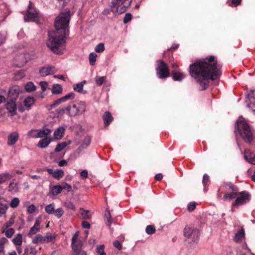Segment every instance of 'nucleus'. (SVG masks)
Returning <instances> with one entry per match:
<instances>
[{"label": "nucleus", "instance_id": "nucleus-54", "mask_svg": "<svg viewBox=\"0 0 255 255\" xmlns=\"http://www.w3.org/2000/svg\"><path fill=\"white\" fill-rule=\"evenodd\" d=\"M196 204L195 202H190L188 205V210L190 212L194 211L196 208Z\"/></svg>", "mask_w": 255, "mask_h": 255}, {"label": "nucleus", "instance_id": "nucleus-4", "mask_svg": "<svg viewBox=\"0 0 255 255\" xmlns=\"http://www.w3.org/2000/svg\"><path fill=\"white\" fill-rule=\"evenodd\" d=\"M67 114L71 117H74L77 115L83 114L86 110L85 104L80 102L78 105L71 103L67 105Z\"/></svg>", "mask_w": 255, "mask_h": 255}, {"label": "nucleus", "instance_id": "nucleus-31", "mask_svg": "<svg viewBox=\"0 0 255 255\" xmlns=\"http://www.w3.org/2000/svg\"><path fill=\"white\" fill-rule=\"evenodd\" d=\"M62 92V87L59 84L53 85L52 89V93L53 94H59L61 93Z\"/></svg>", "mask_w": 255, "mask_h": 255}, {"label": "nucleus", "instance_id": "nucleus-37", "mask_svg": "<svg viewBox=\"0 0 255 255\" xmlns=\"http://www.w3.org/2000/svg\"><path fill=\"white\" fill-rule=\"evenodd\" d=\"M64 175V171L62 169H57L54 172V175H53V177L54 178L59 179L62 177Z\"/></svg>", "mask_w": 255, "mask_h": 255}, {"label": "nucleus", "instance_id": "nucleus-20", "mask_svg": "<svg viewBox=\"0 0 255 255\" xmlns=\"http://www.w3.org/2000/svg\"><path fill=\"white\" fill-rule=\"evenodd\" d=\"M245 233L243 228L241 229L238 231L234 238V241L236 243H240L242 242V240L245 238Z\"/></svg>", "mask_w": 255, "mask_h": 255}, {"label": "nucleus", "instance_id": "nucleus-40", "mask_svg": "<svg viewBox=\"0 0 255 255\" xmlns=\"http://www.w3.org/2000/svg\"><path fill=\"white\" fill-rule=\"evenodd\" d=\"M9 173H3L0 174V184L5 182L9 178Z\"/></svg>", "mask_w": 255, "mask_h": 255}, {"label": "nucleus", "instance_id": "nucleus-61", "mask_svg": "<svg viewBox=\"0 0 255 255\" xmlns=\"http://www.w3.org/2000/svg\"><path fill=\"white\" fill-rule=\"evenodd\" d=\"M39 85L41 86L42 91L43 92H44L47 88V87L48 86V83H47V82H45V81H41L39 83Z\"/></svg>", "mask_w": 255, "mask_h": 255}, {"label": "nucleus", "instance_id": "nucleus-24", "mask_svg": "<svg viewBox=\"0 0 255 255\" xmlns=\"http://www.w3.org/2000/svg\"><path fill=\"white\" fill-rule=\"evenodd\" d=\"M35 99L33 97H27L26 98L24 101L23 104L25 107L29 108L31 106L34 104Z\"/></svg>", "mask_w": 255, "mask_h": 255}, {"label": "nucleus", "instance_id": "nucleus-53", "mask_svg": "<svg viewBox=\"0 0 255 255\" xmlns=\"http://www.w3.org/2000/svg\"><path fill=\"white\" fill-rule=\"evenodd\" d=\"M114 246L119 250H121L122 249V243L118 240H116L113 243Z\"/></svg>", "mask_w": 255, "mask_h": 255}, {"label": "nucleus", "instance_id": "nucleus-16", "mask_svg": "<svg viewBox=\"0 0 255 255\" xmlns=\"http://www.w3.org/2000/svg\"><path fill=\"white\" fill-rule=\"evenodd\" d=\"M244 157L249 163L255 164V155L249 149H246L244 152Z\"/></svg>", "mask_w": 255, "mask_h": 255}, {"label": "nucleus", "instance_id": "nucleus-17", "mask_svg": "<svg viewBox=\"0 0 255 255\" xmlns=\"http://www.w3.org/2000/svg\"><path fill=\"white\" fill-rule=\"evenodd\" d=\"M14 59L16 63L15 65L18 67L23 66L27 62L25 55L22 54L17 55Z\"/></svg>", "mask_w": 255, "mask_h": 255}, {"label": "nucleus", "instance_id": "nucleus-60", "mask_svg": "<svg viewBox=\"0 0 255 255\" xmlns=\"http://www.w3.org/2000/svg\"><path fill=\"white\" fill-rule=\"evenodd\" d=\"M62 190L63 189L66 190L68 192H69L72 190L71 186L66 182L63 183V185L62 186Z\"/></svg>", "mask_w": 255, "mask_h": 255}, {"label": "nucleus", "instance_id": "nucleus-22", "mask_svg": "<svg viewBox=\"0 0 255 255\" xmlns=\"http://www.w3.org/2000/svg\"><path fill=\"white\" fill-rule=\"evenodd\" d=\"M71 143V140H69L67 142L64 141V142L58 143L55 149V151L56 152H60L64 148H65L68 145H69Z\"/></svg>", "mask_w": 255, "mask_h": 255}, {"label": "nucleus", "instance_id": "nucleus-5", "mask_svg": "<svg viewBox=\"0 0 255 255\" xmlns=\"http://www.w3.org/2000/svg\"><path fill=\"white\" fill-rule=\"evenodd\" d=\"M156 73L157 77L160 79H165L170 75V72L167 64L162 60L156 61Z\"/></svg>", "mask_w": 255, "mask_h": 255}, {"label": "nucleus", "instance_id": "nucleus-38", "mask_svg": "<svg viewBox=\"0 0 255 255\" xmlns=\"http://www.w3.org/2000/svg\"><path fill=\"white\" fill-rule=\"evenodd\" d=\"M32 243L38 244L39 243H43V236L41 234H38L33 238Z\"/></svg>", "mask_w": 255, "mask_h": 255}, {"label": "nucleus", "instance_id": "nucleus-6", "mask_svg": "<svg viewBox=\"0 0 255 255\" xmlns=\"http://www.w3.org/2000/svg\"><path fill=\"white\" fill-rule=\"evenodd\" d=\"M238 195L239 196L232 204V208L245 204L249 202L251 200V196L247 191H243L241 192H239V191Z\"/></svg>", "mask_w": 255, "mask_h": 255}, {"label": "nucleus", "instance_id": "nucleus-49", "mask_svg": "<svg viewBox=\"0 0 255 255\" xmlns=\"http://www.w3.org/2000/svg\"><path fill=\"white\" fill-rule=\"evenodd\" d=\"M14 233V230L13 228H8L5 233V235L7 238H11Z\"/></svg>", "mask_w": 255, "mask_h": 255}, {"label": "nucleus", "instance_id": "nucleus-25", "mask_svg": "<svg viewBox=\"0 0 255 255\" xmlns=\"http://www.w3.org/2000/svg\"><path fill=\"white\" fill-rule=\"evenodd\" d=\"M172 77L174 81H180L184 78L185 76L183 73L174 70L172 72Z\"/></svg>", "mask_w": 255, "mask_h": 255}, {"label": "nucleus", "instance_id": "nucleus-3", "mask_svg": "<svg viewBox=\"0 0 255 255\" xmlns=\"http://www.w3.org/2000/svg\"><path fill=\"white\" fill-rule=\"evenodd\" d=\"M237 129L244 141L251 143L253 139V131L247 122L242 116L237 121Z\"/></svg>", "mask_w": 255, "mask_h": 255}, {"label": "nucleus", "instance_id": "nucleus-56", "mask_svg": "<svg viewBox=\"0 0 255 255\" xmlns=\"http://www.w3.org/2000/svg\"><path fill=\"white\" fill-rule=\"evenodd\" d=\"M31 131H37V135L36 136V137H42L43 136L45 135V132L43 129H40V130H31Z\"/></svg>", "mask_w": 255, "mask_h": 255}, {"label": "nucleus", "instance_id": "nucleus-44", "mask_svg": "<svg viewBox=\"0 0 255 255\" xmlns=\"http://www.w3.org/2000/svg\"><path fill=\"white\" fill-rule=\"evenodd\" d=\"M19 203V200L17 198H14L11 201L10 206L11 208H14L17 207Z\"/></svg>", "mask_w": 255, "mask_h": 255}, {"label": "nucleus", "instance_id": "nucleus-32", "mask_svg": "<svg viewBox=\"0 0 255 255\" xmlns=\"http://www.w3.org/2000/svg\"><path fill=\"white\" fill-rule=\"evenodd\" d=\"M62 190V186L55 185L52 187L51 190V192L52 194L54 195H57L61 192Z\"/></svg>", "mask_w": 255, "mask_h": 255}, {"label": "nucleus", "instance_id": "nucleus-11", "mask_svg": "<svg viewBox=\"0 0 255 255\" xmlns=\"http://www.w3.org/2000/svg\"><path fill=\"white\" fill-rule=\"evenodd\" d=\"M79 235V231L76 232L73 235L71 242L72 248H82L83 244L82 241L78 238Z\"/></svg>", "mask_w": 255, "mask_h": 255}, {"label": "nucleus", "instance_id": "nucleus-21", "mask_svg": "<svg viewBox=\"0 0 255 255\" xmlns=\"http://www.w3.org/2000/svg\"><path fill=\"white\" fill-rule=\"evenodd\" d=\"M131 2V0L128 1L127 4H125L123 5L122 4H118L116 6H117L116 11L120 14L123 13L124 12L128 7Z\"/></svg>", "mask_w": 255, "mask_h": 255}, {"label": "nucleus", "instance_id": "nucleus-48", "mask_svg": "<svg viewBox=\"0 0 255 255\" xmlns=\"http://www.w3.org/2000/svg\"><path fill=\"white\" fill-rule=\"evenodd\" d=\"M123 1V0H113L111 2V4H110L111 8L113 9V8H115L117 5L121 4V3H122ZM112 10L114 11L113 9H112Z\"/></svg>", "mask_w": 255, "mask_h": 255}, {"label": "nucleus", "instance_id": "nucleus-41", "mask_svg": "<svg viewBox=\"0 0 255 255\" xmlns=\"http://www.w3.org/2000/svg\"><path fill=\"white\" fill-rule=\"evenodd\" d=\"M55 216L58 218H61L64 214V211L62 208H60L56 210H54V213Z\"/></svg>", "mask_w": 255, "mask_h": 255}, {"label": "nucleus", "instance_id": "nucleus-51", "mask_svg": "<svg viewBox=\"0 0 255 255\" xmlns=\"http://www.w3.org/2000/svg\"><path fill=\"white\" fill-rule=\"evenodd\" d=\"M89 61L91 65H94L95 64V62H96V55L94 53L92 52L90 54L89 56Z\"/></svg>", "mask_w": 255, "mask_h": 255}, {"label": "nucleus", "instance_id": "nucleus-47", "mask_svg": "<svg viewBox=\"0 0 255 255\" xmlns=\"http://www.w3.org/2000/svg\"><path fill=\"white\" fill-rule=\"evenodd\" d=\"M7 208L8 207L6 205L3 204H0V216H1L3 214H5Z\"/></svg>", "mask_w": 255, "mask_h": 255}, {"label": "nucleus", "instance_id": "nucleus-45", "mask_svg": "<svg viewBox=\"0 0 255 255\" xmlns=\"http://www.w3.org/2000/svg\"><path fill=\"white\" fill-rule=\"evenodd\" d=\"M209 182H210L209 176L207 174H205L203 175V180H202V183H203V184L205 188V186L206 185H208L209 184Z\"/></svg>", "mask_w": 255, "mask_h": 255}, {"label": "nucleus", "instance_id": "nucleus-10", "mask_svg": "<svg viewBox=\"0 0 255 255\" xmlns=\"http://www.w3.org/2000/svg\"><path fill=\"white\" fill-rule=\"evenodd\" d=\"M20 91L18 86L13 85L8 90L7 99L10 101H16L18 97Z\"/></svg>", "mask_w": 255, "mask_h": 255}, {"label": "nucleus", "instance_id": "nucleus-33", "mask_svg": "<svg viewBox=\"0 0 255 255\" xmlns=\"http://www.w3.org/2000/svg\"><path fill=\"white\" fill-rule=\"evenodd\" d=\"M22 235L18 234L12 240L14 244L16 246H20L22 244Z\"/></svg>", "mask_w": 255, "mask_h": 255}, {"label": "nucleus", "instance_id": "nucleus-42", "mask_svg": "<svg viewBox=\"0 0 255 255\" xmlns=\"http://www.w3.org/2000/svg\"><path fill=\"white\" fill-rule=\"evenodd\" d=\"M105 246L100 245L97 247V253L99 255H106V253L104 251Z\"/></svg>", "mask_w": 255, "mask_h": 255}, {"label": "nucleus", "instance_id": "nucleus-30", "mask_svg": "<svg viewBox=\"0 0 255 255\" xmlns=\"http://www.w3.org/2000/svg\"><path fill=\"white\" fill-rule=\"evenodd\" d=\"M71 255H87L86 252L82 248H72Z\"/></svg>", "mask_w": 255, "mask_h": 255}, {"label": "nucleus", "instance_id": "nucleus-28", "mask_svg": "<svg viewBox=\"0 0 255 255\" xmlns=\"http://www.w3.org/2000/svg\"><path fill=\"white\" fill-rule=\"evenodd\" d=\"M52 68V67H42L39 70V73L42 76H46L51 74Z\"/></svg>", "mask_w": 255, "mask_h": 255}, {"label": "nucleus", "instance_id": "nucleus-8", "mask_svg": "<svg viewBox=\"0 0 255 255\" xmlns=\"http://www.w3.org/2000/svg\"><path fill=\"white\" fill-rule=\"evenodd\" d=\"M183 233L185 237L191 239L193 242L197 241L199 239V231L198 229L190 226H186Z\"/></svg>", "mask_w": 255, "mask_h": 255}, {"label": "nucleus", "instance_id": "nucleus-46", "mask_svg": "<svg viewBox=\"0 0 255 255\" xmlns=\"http://www.w3.org/2000/svg\"><path fill=\"white\" fill-rule=\"evenodd\" d=\"M14 218H15V217L14 216H12L9 220L8 221H7L4 226H5V229H7L8 228V227H11L14 223Z\"/></svg>", "mask_w": 255, "mask_h": 255}, {"label": "nucleus", "instance_id": "nucleus-64", "mask_svg": "<svg viewBox=\"0 0 255 255\" xmlns=\"http://www.w3.org/2000/svg\"><path fill=\"white\" fill-rule=\"evenodd\" d=\"M91 138L89 136H86L83 140V144L88 146L90 143Z\"/></svg>", "mask_w": 255, "mask_h": 255}, {"label": "nucleus", "instance_id": "nucleus-35", "mask_svg": "<svg viewBox=\"0 0 255 255\" xmlns=\"http://www.w3.org/2000/svg\"><path fill=\"white\" fill-rule=\"evenodd\" d=\"M25 77L24 71L22 70L17 71L14 74V78L15 80H20Z\"/></svg>", "mask_w": 255, "mask_h": 255}, {"label": "nucleus", "instance_id": "nucleus-18", "mask_svg": "<svg viewBox=\"0 0 255 255\" xmlns=\"http://www.w3.org/2000/svg\"><path fill=\"white\" fill-rule=\"evenodd\" d=\"M18 138V133L17 132H13L11 133L8 136L7 144L9 145H13L15 143Z\"/></svg>", "mask_w": 255, "mask_h": 255}, {"label": "nucleus", "instance_id": "nucleus-14", "mask_svg": "<svg viewBox=\"0 0 255 255\" xmlns=\"http://www.w3.org/2000/svg\"><path fill=\"white\" fill-rule=\"evenodd\" d=\"M104 125L105 128L108 127L114 120V117L108 111L105 112L103 116Z\"/></svg>", "mask_w": 255, "mask_h": 255}, {"label": "nucleus", "instance_id": "nucleus-63", "mask_svg": "<svg viewBox=\"0 0 255 255\" xmlns=\"http://www.w3.org/2000/svg\"><path fill=\"white\" fill-rule=\"evenodd\" d=\"M106 78L105 76H102L100 77L98 79H97V84L102 85L104 83Z\"/></svg>", "mask_w": 255, "mask_h": 255}, {"label": "nucleus", "instance_id": "nucleus-15", "mask_svg": "<svg viewBox=\"0 0 255 255\" xmlns=\"http://www.w3.org/2000/svg\"><path fill=\"white\" fill-rule=\"evenodd\" d=\"M248 98L250 103L248 104L249 107L251 108L255 114V90H253L248 95Z\"/></svg>", "mask_w": 255, "mask_h": 255}, {"label": "nucleus", "instance_id": "nucleus-62", "mask_svg": "<svg viewBox=\"0 0 255 255\" xmlns=\"http://www.w3.org/2000/svg\"><path fill=\"white\" fill-rule=\"evenodd\" d=\"M59 3V6L63 7L68 3L70 0H57Z\"/></svg>", "mask_w": 255, "mask_h": 255}, {"label": "nucleus", "instance_id": "nucleus-1", "mask_svg": "<svg viewBox=\"0 0 255 255\" xmlns=\"http://www.w3.org/2000/svg\"><path fill=\"white\" fill-rule=\"evenodd\" d=\"M221 68L222 66L218 64L217 58L210 56L190 64L189 72L199 85L200 90L204 91L209 87L210 80L214 81L220 77Z\"/></svg>", "mask_w": 255, "mask_h": 255}, {"label": "nucleus", "instance_id": "nucleus-26", "mask_svg": "<svg viewBox=\"0 0 255 255\" xmlns=\"http://www.w3.org/2000/svg\"><path fill=\"white\" fill-rule=\"evenodd\" d=\"M51 139L46 137L39 141L37 146L42 148H45L49 145Z\"/></svg>", "mask_w": 255, "mask_h": 255}, {"label": "nucleus", "instance_id": "nucleus-39", "mask_svg": "<svg viewBox=\"0 0 255 255\" xmlns=\"http://www.w3.org/2000/svg\"><path fill=\"white\" fill-rule=\"evenodd\" d=\"M155 228L153 225H148L145 229V232L148 235H152L155 233Z\"/></svg>", "mask_w": 255, "mask_h": 255}, {"label": "nucleus", "instance_id": "nucleus-9", "mask_svg": "<svg viewBox=\"0 0 255 255\" xmlns=\"http://www.w3.org/2000/svg\"><path fill=\"white\" fill-rule=\"evenodd\" d=\"M38 17V13L37 11L32 6V2L30 1L28 9H27V13L24 16L25 21H35Z\"/></svg>", "mask_w": 255, "mask_h": 255}, {"label": "nucleus", "instance_id": "nucleus-50", "mask_svg": "<svg viewBox=\"0 0 255 255\" xmlns=\"http://www.w3.org/2000/svg\"><path fill=\"white\" fill-rule=\"evenodd\" d=\"M105 50V45L103 43H100L97 45V53H101Z\"/></svg>", "mask_w": 255, "mask_h": 255}, {"label": "nucleus", "instance_id": "nucleus-29", "mask_svg": "<svg viewBox=\"0 0 255 255\" xmlns=\"http://www.w3.org/2000/svg\"><path fill=\"white\" fill-rule=\"evenodd\" d=\"M25 90L28 93L34 91L36 90V86L31 82H27L25 85Z\"/></svg>", "mask_w": 255, "mask_h": 255}, {"label": "nucleus", "instance_id": "nucleus-23", "mask_svg": "<svg viewBox=\"0 0 255 255\" xmlns=\"http://www.w3.org/2000/svg\"><path fill=\"white\" fill-rule=\"evenodd\" d=\"M65 131L63 127H59L54 132V138L57 139H60L62 138Z\"/></svg>", "mask_w": 255, "mask_h": 255}, {"label": "nucleus", "instance_id": "nucleus-52", "mask_svg": "<svg viewBox=\"0 0 255 255\" xmlns=\"http://www.w3.org/2000/svg\"><path fill=\"white\" fill-rule=\"evenodd\" d=\"M67 106L65 108L58 109L56 110V113L58 114V116H62L66 111L67 112Z\"/></svg>", "mask_w": 255, "mask_h": 255}, {"label": "nucleus", "instance_id": "nucleus-59", "mask_svg": "<svg viewBox=\"0 0 255 255\" xmlns=\"http://www.w3.org/2000/svg\"><path fill=\"white\" fill-rule=\"evenodd\" d=\"M39 228H36L35 227H32L31 228L28 234V236H31L32 235L35 234L38 231H39Z\"/></svg>", "mask_w": 255, "mask_h": 255}, {"label": "nucleus", "instance_id": "nucleus-7", "mask_svg": "<svg viewBox=\"0 0 255 255\" xmlns=\"http://www.w3.org/2000/svg\"><path fill=\"white\" fill-rule=\"evenodd\" d=\"M227 185L229 187L228 192L224 195L223 199L225 201H231L238 196L239 190L236 185L232 183H229Z\"/></svg>", "mask_w": 255, "mask_h": 255}, {"label": "nucleus", "instance_id": "nucleus-43", "mask_svg": "<svg viewBox=\"0 0 255 255\" xmlns=\"http://www.w3.org/2000/svg\"><path fill=\"white\" fill-rule=\"evenodd\" d=\"M55 238L56 237L55 236L47 235L44 238L43 237V243L52 242L53 240H54Z\"/></svg>", "mask_w": 255, "mask_h": 255}, {"label": "nucleus", "instance_id": "nucleus-27", "mask_svg": "<svg viewBox=\"0 0 255 255\" xmlns=\"http://www.w3.org/2000/svg\"><path fill=\"white\" fill-rule=\"evenodd\" d=\"M86 83V81L84 80L79 83L74 84L73 85L74 90L78 93H82L83 92L84 85Z\"/></svg>", "mask_w": 255, "mask_h": 255}, {"label": "nucleus", "instance_id": "nucleus-58", "mask_svg": "<svg viewBox=\"0 0 255 255\" xmlns=\"http://www.w3.org/2000/svg\"><path fill=\"white\" fill-rule=\"evenodd\" d=\"M65 206L69 209L75 210L76 207L75 205L71 202H68L65 203Z\"/></svg>", "mask_w": 255, "mask_h": 255}, {"label": "nucleus", "instance_id": "nucleus-34", "mask_svg": "<svg viewBox=\"0 0 255 255\" xmlns=\"http://www.w3.org/2000/svg\"><path fill=\"white\" fill-rule=\"evenodd\" d=\"M88 210H85L82 208L80 209V214L83 219H89L91 218V216L89 214Z\"/></svg>", "mask_w": 255, "mask_h": 255}, {"label": "nucleus", "instance_id": "nucleus-19", "mask_svg": "<svg viewBox=\"0 0 255 255\" xmlns=\"http://www.w3.org/2000/svg\"><path fill=\"white\" fill-rule=\"evenodd\" d=\"M105 218L107 219L106 224L109 226L110 230L111 235L113 236L114 232V229L111 228V224L112 223V218L111 217V214L109 210H107L105 212Z\"/></svg>", "mask_w": 255, "mask_h": 255}, {"label": "nucleus", "instance_id": "nucleus-2", "mask_svg": "<svg viewBox=\"0 0 255 255\" xmlns=\"http://www.w3.org/2000/svg\"><path fill=\"white\" fill-rule=\"evenodd\" d=\"M71 14L69 8H66L55 20V31L48 32L49 39L47 47L54 53L62 54L64 50V39L69 34L67 29L70 20Z\"/></svg>", "mask_w": 255, "mask_h": 255}, {"label": "nucleus", "instance_id": "nucleus-36", "mask_svg": "<svg viewBox=\"0 0 255 255\" xmlns=\"http://www.w3.org/2000/svg\"><path fill=\"white\" fill-rule=\"evenodd\" d=\"M45 212L48 214H53L54 213V204L51 203L47 205L45 208Z\"/></svg>", "mask_w": 255, "mask_h": 255}, {"label": "nucleus", "instance_id": "nucleus-57", "mask_svg": "<svg viewBox=\"0 0 255 255\" xmlns=\"http://www.w3.org/2000/svg\"><path fill=\"white\" fill-rule=\"evenodd\" d=\"M6 37V35L5 34L0 32V46L5 42Z\"/></svg>", "mask_w": 255, "mask_h": 255}, {"label": "nucleus", "instance_id": "nucleus-55", "mask_svg": "<svg viewBox=\"0 0 255 255\" xmlns=\"http://www.w3.org/2000/svg\"><path fill=\"white\" fill-rule=\"evenodd\" d=\"M131 18H132V15L130 13H126L125 16V17L124 18V23H127L131 19Z\"/></svg>", "mask_w": 255, "mask_h": 255}, {"label": "nucleus", "instance_id": "nucleus-13", "mask_svg": "<svg viewBox=\"0 0 255 255\" xmlns=\"http://www.w3.org/2000/svg\"><path fill=\"white\" fill-rule=\"evenodd\" d=\"M5 108L8 110V112L11 116H13L16 114V104L15 101H10L8 100L5 104Z\"/></svg>", "mask_w": 255, "mask_h": 255}, {"label": "nucleus", "instance_id": "nucleus-12", "mask_svg": "<svg viewBox=\"0 0 255 255\" xmlns=\"http://www.w3.org/2000/svg\"><path fill=\"white\" fill-rule=\"evenodd\" d=\"M75 97V94L73 93H70L61 98L56 100L54 103L50 105L51 109L55 107L56 106L60 105L62 102H65L68 99H73Z\"/></svg>", "mask_w": 255, "mask_h": 255}]
</instances>
